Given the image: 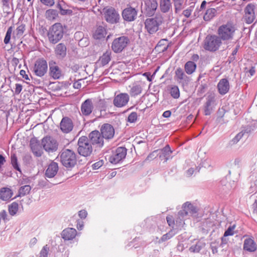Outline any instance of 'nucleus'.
Instances as JSON below:
<instances>
[{
	"label": "nucleus",
	"mask_w": 257,
	"mask_h": 257,
	"mask_svg": "<svg viewBox=\"0 0 257 257\" xmlns=\"http://www.w3.org/2000/svg\"><path fill=\"white\" fill-rule=\"evenodd\" d=\"M130 90V94L132 97H135L140 94L142 92V87L141 85L138 83H134L132 86H129Z\"/></svg>",
	"instance_id": "c85d7f7f"
},
{
	"label": "nucleus",
	"mask_w": 257,
	"mask_h": 257,
	"mask_svg": "<svg viewBox=\"0 0 257 257\" xmlns=\"http://www.w3.org/2000/svg\"><path fill=\"white\" fill-rule=\"evenodd\" d=\"M88 140L92 145L96 146V147L102 148L103 146V138L98 131L91 132L89 134Z\"/></svg>",
	"instance_id": "4468645a"
},
{
	"label": "nucleus",
	"mask_w": 257,
	"mask_h": 257,
	"mask_svg": "<svg viewBox=\"0 0 257 257\" xmlns=\"http://www.w3.org/2000/svg\"><path fill=\"white\" fill-rule=\"evenodd\" d=\"M104 17L105 20L110 23L115 24L119 22L120 18L118 12L112 7L105 8L103 9Z\"/></svg>",
	"instance_id": "6e6552de"
},
{
	"label": "nucleus",
	"mask_w": 257,
	"mask_h": 257,
	"mask_svg": "<svg viewBox=\"0 0 257 257\" xmlns=\"http://www.w3.org/2000/svg\"><path fill=\"white\" fill-rule=\"evenodd\" d=\"M167 221L170 226H172L174 224V221L171 216H167L166 218Z\"/></svg>",
	"instance_id": "0e129e2a"
},
{
	"label": "nucleus",
	"mask_w": 257,
	"mask_h": 257,
	"mask_svg": "<svg viewBox=\"0 0 257 257\" xmlns=\"http://www.w3.org/2000/svg\"><path fill=\"white\" fill-rule=\"evenodd\" d=\"M170 93L174 98H178L180 96V91L178 87L176 85L173 86L171 88Z\"/></svg>",
	"instance_id": "a19ab883"
},
{
	"label": "nucleus",
	"mask_w": 257,
	"mask_h": 257,
	"mask_svg": "<svg viewBox=\"0 0 257 257\" xmlns=\"http://www.w3.org/2000/svg\"><path fill=\"white\" fill-rule=\"evenodd\" d=\"M157 0H145L144 1V13L148 17L153 16L158 8Z\"/></svg>",
	"instance_id": "2eb2a0df"
},
{
	"label": "nucleus",
	"mask_w": 257,
	"mask_h": 257,
	"mask_svg": "<svg viewBox=\"0 0 257 257\" xmlns=\"http://www.w3.org/2000/svg\"><path fill=\"white\" fill-rule=\"evenodd\" d=\"M42 146L48 152H53L58 149V143L50 136H46L42 140Z\"/></svg>",
	"instance_id": "1a4fd4ad"
},
{
	"label": "nucleus",
	"mask_w": 257,
	"mask_h": 257,
	"mask_svg": "<svg viewBox=\"0 0 257 257\" xmlns=\"http://www.w3.org/2000/svg\"><path fill=\"white\" fill-rule=\"evenodd\" d=\"M221 44V40L217 36L208 35L204 41V48L206 50L214 52L218 49Z\"/></svg>",
	"instance_id": "423d86ee"
},
{
	"label": "nucleus",
	"mask_w": 257,
	"mask_h": 257,
	"mask_svg": "<svg viewBox=\"0 0 257 257\" xmlns=\"http://www.w3.org/2000/svg\"><path fill=\"white\" fill-rule=\"evenodd\" d=\"M94 109L92 99L88 98L81 105V112L83 115L87 116L91 114Z\"/></svg>",
	"instance_id": "f3484780"
},
{
	"label": "nucleus",
	"mask_w": 257,
	"mask_h": 257,
	"mask_svg": "<svg viewBox=\"0 0 257 257\" xmlns=\"http://www.w3.org/2000/svg\"><path fill=\"white\" fill-rule=\"evenodd\" d=\"M243 136V133L242 132H240L237 134L234 138H233L230 142L229 145L231 146L237 144L239 141L242 138Z\"/></svg>",
	"instance_id": "49530a36"
},
{
	"label": "nucleus",
	"mask_w": 257,
	"mask_h": 257,
	"mask_svg": "<svg viewBox=\"0 0 257 257\" xmlns=\"http://www.w3.org/2000/svg\"><path fill=\"white\" fill-rule=\"evenodd\" d=\"M77 235V231L73 228L65 229V240H72Z\"/></svg>",
	"instance_id": "72a5a7b5"
},
{
	"label": "nucleus",
	"mask_w": 257,
	"mask_h": 257,
	"mask_svg": "<svg viewBox=\"0 0 257 257\" xmlns=\"http://www.w3.org/2000/svg\"><path fill=\"white\" fill-rule=\"evenodd\" d=\"M78 215L81 219H85L87 215V212L85 210H81L79 211Z\"/></svg>",
	"instance_id": "13d9d810"
},
{
	"label": "nucleus",
	"mask_w": 257,
	"mask_h": 257,
	"mask_svg": "<svg viewBox=\"0 0 257 257\" xmlns=\"http://www.w3.org/2000/svg\"><path fill=\"white\" fill-rule=\"evenodd\" d=\"M197 65L195 63L191 61L187 62L184 65L185 72L188 75L193 74L195 71Z\"/></svg>",
	"instance_id": "2f4dec72"
},
{
	"label": "nucleus",
	"mask_w": 257,
	"mask_h": 257,
	"mask_svg": "<svg viewBox=\"0 0 257 257\" xmlns=\"http://www.w3.org/2000/svg\"><path fill=\"white\" fill-rule=\"evenodd\" d=\"M218 92L221 95L226 94L230 89V85L228 80L226 78L220 79L217 84Z\"/></svg>",
	"instance_id": "5701e85b"
},
{
	"label": "nucleus",
	"mask_w": 257,
	"mask_h": 257,
	"mask_svg": "<svg viewBox=\"0 0 257 257\" xmlns=\"http://www.w3.org/2000/svg\"><path fill=\"white\" fill-rule=\"evenodd\" d=\"M78 153L81 156L88 157L92 153L93 148L91 144L89 143L88 138L86 136L79 138L78 141Z\"/></svg>",
	"instance_id": "f03ea898"
},
{
	"label": "nucleus",
	"mask_w": 257,
	"mask_h": 257,
	"mask_svg": "<svg viewBox=\"0 0 257 257\" xmlns=\"http://www.w3.org/2000/svg\"><path fill=\"white\" fill-rule=\"evenodd\" d=\"M130 42V39L127 37L120 36L113 40L111 48L114 53H119L127 47Z\"/></svg>",
	"instance_id": "0eeeda50"
},
{
	"label": "nucleus",
	"mask_w": 257,
	"mask_h": 257,
	"mask_svg": "<svg viewBox=\"0 0 257 257\" xmlns=\"http://www.w3.org/2000/svg\"><path fill=\"white\" fill-rule=\"evenodd\" d=\"M210 247L213 253L214 254L217 253L218 245L216 243V242H211Z\"/></svg>",
	"instance_id": "864d4df0"
},
{
	"label": "nucleus",
	"mask_w": 257,
	"mask_h": 257,
	"mask_svg": "<svg viewBox=\"0 0 257 257\" xmlns=\"http://www.w3.org/2000/svg\"><path fill=\"white\" fill-rule=\"evenodd\" d=\"M234 228V226H229L226 230L224 232L223 236L221 238V243H220V245H222L224 243H226L224 242V237L229 236L232 235L234 234L233 229Z\"/></svg>",
	"instance_id": "ea45409f"
},
{
	"label": "nucleus",
	"mask_w": 257,
	"mask_h": 257,
	"mask_svg": "<svg viewBox=\"0 0 257 257\" xmlns=\"http://www.w3.org/2000/svg\"><path fill=\"white\" fill-rule=\"evenodd\" d=\"M106 34V30L104 27L99 26L96 28L93 33V37L96 40L104 38Z\"/></svg>",
	"instance_id": "cd10ccee"
},
{
	"label": "nucleus",
	"mask_w": 257,
	"mask_h": 257,
	"mask_svg": "<svg viewBox=\"0 0 257 257\" xmlns=\"http://www.w3.org/2000/svg\"><path fill=\"white\" fill-rule=\"evenodd\" d=\"M84 226V222L82 221L77 220V228L78 230H82Z\"/></svg>",
	"instance_id": "69168bd1"
},
{
	"label": "nucleus",
	"mask_w": 257,
	"mask_h": 257,
	"mask_svg": "<svg viewBox=\"0 0 257 257\" xmlns=\"http://www.w3.org/2000/svg\"><path fill=\"white\" fill-rule=\"evenodd\" d=\"M74 127V124L72 119L65 117V134L70 133Z\"/></svg>",
	"instance_id": "58836bf2"
},
{
	"label": "nucleus",
	"mask_w": 257,
	"mask_h": 257,
	"mask_svg": "<svg viewBox=\"0 0 257 257\" xmlns=\"http://www.w3.org/2000/svg\"><path fill=\"white\" fill-rule=\"evenodd\" d=\"M0 217L2 218L4 221L7 219V213L5 210H3L0 212Z\"/></svg>",
	"instance_id": "338daca9"
},
{
	"label": "nucleus",
	"mask_w": 257,
	"mask_h": 257,
	"mask_svg": "<svg viewBox=\"0 0 257 257\" xmlns=\"http://www.w3.org/2000/svg\"><path fill=\"white\" fill-rule=\"evenodd\" d=\"M103 165L102 161H99L92 165V168L94 170L99 169Z\"/></svg>",
	"instance_id": "bf43d9fd"
},
{
	"label": "nucleus",
	"mask_w": 257,
	"mask_h": 257,
	"mask_svg": "<svg viewBox=\"0 0 257 257\" xmlns=\"http://www.w3.org/2000/svg\"><path fill=\"white\" fill-rule=\"evenodd\" d=\"M48 69L46 61L43 59H38L36 60L33 68L35 74L40 77L44 75Z\"/></svg>",
	"instance_id": "f8f14e48"
},
{
	"label": "nucleus",
	"mask_w": 257,
	"mask_h": 257,
	"mask_svg": "<svg viewBox=\"0 0 257 257\" xmlns=\"http://www.w3.org/2000/svg\"><path fill=\"white\" fill-rule=\"evenodd\" d=\"M58 170V166L56 163H51L46 171L45 175L47 177L52 178L55 176Z\"/></svg>",
	"instance_id": "393cba45"
},
{
	"label": "nucleus",
	"mask_w": 257,
	"mask_h": 257,
	"mask_svg": "<svg viewBox=\"0 0 257 257\" xmlns=\"http://www.w3.org/2000/svg\"><path fill=\"white\" fill-rule=\"evenodd\" d=\"M163 18L161 15L147 19L145 21V27L150 34H153L157 32L159 27L162 24Z\"/></svg>",
	"instance_id": "f257e3e1"
},
{
	"label": "nucleus",
	"mask_w": 257,
	"mask_h": 257,
	"mask_svg": "<svg viewBox=\"0 0 257 257\" xmlns=\"http://www.w3.org/2000/svg\"><path fill=\"white\" fill-rule=\"evenodd\" d=\"M130 100V96L126 93H120L115 94L113 100V105L118 108L126 106Z\"/></svg>",
	"instance_id": "ddd939ff"
},
{
	"label": "nucleus",
	"mask_w": 257,
	"mask_h": 257,
	"mask_svg": "<svg viewBox=\"0 0 257 257\" xmlns=\"http://www.w3.org/2000/svg\"><path fill=\"white\" fill-rule=\"evenodd\" d=\"M76 163L75 153L70 149L65 150V168L68 170L74 167Z\"/></svg>",
	"instance_id": "dca6fc26"
},
{
	"label": "nucleus",
	"mask_w": 257,
	"mask_h": 257,
	"mask_svg": "<svg viewBox=\"0 0 257 257\" xmlns=\"http://www.w3.org/2000/svg\"><path fill=\"white\" fill-rule=\"evenodd\" d=\"M49 251V247L47 244L43 246L40 251L39 257H47Z\"/></svg>",
	"instance_id": "3c124183"
},
{
	"label": "nucleus",
	"mask_w": 257,
	"mask_h": 257,
	"mask_svg": "<svg viewBox=\"0 0 257 257\" xmlns=\"http://www.w3.org/2000/svg\"><path fill=\"white\" fill-rule=\"evenodd\" d=\"M201 84L199 87L200 91L201 92H204L205 89L207 87V85L205 83L203 82V80H201Z\"/></svg>",
	"instance_id": "e2e57ef3"
},
{
	"label": "nucleus",
	"mask_w": 257,
	"mask_h": 257,
	"mask_svg": "<svg viewBox=\"0 0 257 257\" xmlns=\"http://www.w3.org/2000/svg\"><path fill=\"white\" fill-rule=\"evenodd\" d=\"M172 6L171 0H160V9L161 12L167 13L172 10Z\"/></svg>",
	"instance_id": "c756f323"
},
{
	"label": "nucleus",
	"mask_w": 257,
	"mask_h": 257,
	"mask_svg": "<svg viewBox=\"0 0 257 257\" xmlns=\"http://www.w3.org/2000/svg\"><path fill=\"white\" fill-rule=\"evenodd\" d=\"M22 85L20 84H18V83L16 84V89H15V94H19L22 91Z\"/></svg>",
	"instance_id": "680f3d73"
},
{
	"label": "nucleus",
	"mask_w": 257,
	"mask_h": 257,
	"mask_svg": "<svg viewBox=\"0 0 257 257\" xmlns=\"http://www.w3.org/2000/svg\"><path fill=\"white\" fill-rule=\"evenodd\" d=\"M18 4V7L22 6V9L24 10H28L30 8L32 7L34 0H19Z\"/></svg>",
	"instance_id": "c9c22d12"
},
{
	"label": "nucleus",
	"mask_w": 257,
	"mask_h": 257,
	"mask_svg": "<svg viewBox=\"0 0 257 257\" xmlns=\"http://www.w3.org/2000/svg\"><path fill=\"white\" fill-rule=\"evenodd\" d=\"M49 74L54 79H59L61 75V70L59 67L56 65V63L53 61L49 62Z\"/></svg>",
	"instance_id": "b1692460"
},
{
	"label": "nucleus",
	"mask_w": 257,
	"mask_h": 257,
	"mask_svg": "<svg viewBox=\"0 0 257 257\" xmlns=\"http://www.w3.org/2000/svg\"><path fill=\"white\" fill-rule=\"evenodd\" d=\"M182 208L186 209V211L188 212V214H193L197 212V207L189 202H186L183 204Z\"/></svg>",
	"instance_id": "e433bc0d"
},
{
	"label": "nucleus",
	"mask_w": 257,
	"mask_h": 257,
	"mask_svg": "<svg viewBox=\"0 0 257 257\" xmlns=\"http://www.w3.org/2000/svg\"><path fill=\"white\" fill-rule=\"evenodd\" d=\"M63 36V28L60 23H56L50 28L48 37L49 41L53 43H57Z\"/></svg>",
	"instance_id": "20e7f679"
},
{
	"label": "nucleus",
	"mask_w": 257,
	"mask_h": 257,
	"mask_svg": "<svg viewBox=\"0 0 257 257\" xmlns=\"http://www.w3.org/2000/svg\"><path fill=\"white\" fill-rule=\"evenodd\" d=\"M111 51H107L99 58L97 62V64L100 67H103L107 64L111 60Z\"/></svg>",
	"instance_id": "a878e982"
},
{
	"label": "nucleus",
	"mask_w": 257,
	"mask_h": 257,
	"mask_svg": "<svg viewBox=\"0 0 257 257\" xmlns=\"http://www.w3.org/2000/svg\"><path fill=\"white\" fill-rule=\"evenodd\" d=\"M100 132L103 138L107 140L112 139L114 135L113 127L108 123L103 124L100 128Z\"/></svg>",
	"instance_id": "a211bd4d"
},
{
	"label": "nucleus",
	"mask_w": 257,
	"mask_h": 257,
	"mask_svg": "<svg viewBox=\"0 0 257 257\" xmlns=\"http://www.w3.org/2000/svg\"><path fill=\"white\" fill-rule=\"evenodd\" d=\"M25 26L23 25H21L17 28L16 31L14 32V35L16 34L17 37H20L22 36L25 31Z\"/></svg>",
	"instance_id": "8fccbe9b"
},
{
	"label": "nucleus",
	"mask_w": 257,
	"mask_h": 257,
	"mask_svg": "<svg viewBox=\"0 0 257 257\" xmlns=\"http://www.w3.org/2000/svg\"><path fill=\"white\" fill-rule=\"evenodd\" d=\"M12 191L8 188H2L0 189V198L3 200H9L12 196Z\"/></svg>",
	"instance_id": "7c9ffc66"
},
{
	"label": "nucleus",
	"mask_w": 257,
	"mask_h": 257,
	"mask_svg": "<svg viewBox=\"0 0 257 257\" xmlns=\"http://www.w3.org/2000/svg\"><path fill=\"white\" fill-rule=\"evenodd\" d=\"M31 190V187L30 185H25L22 186L19 190V195L20 196H25L28 194Z\"/></svg>",
	"instance_id": "c03bdc74"
},
{
	"label": "nucleus",
	"mask_w": 257,
	"mask_h": 257,
	"mask_svg": "<svg viewBox=\"0 0 257 257\" xmlns=\"http://www.w3.org/2000/svg\"><path fill=\"white\" fill-rule=\"evenodd\" d=\"M188 214V212H187L186 209L185 208H182V209L178 212V215L180 218H183L184 216H187Z\"/></svg>",
	"instance_id": "4d7b16f0"
},
{
	"label": "nucleus",
	"mask_w": 257,
	"mask_h": 257,
	"mask_svg": "<svg viewBox=\"0 0 257 257\" xmlns=\"http://www.w3.org/2000/svg\"><path fill=\"white\" fill-rule=\"evenodd\" d=\"M138 118L137 113L136 112H132L127 117V121L131 123L135 122Z\"/></svg>",
	"instance_id": "603ef678"
},
{
	"label": "nucleus",
	"mask_w": 257,
	"mask_h": 257,
	"mask_svg": "<svg viewBox=\"0 0 257 257\" xmlns=\"http://www.w3.org/2000/svg\"><path fill=\"white\" fill-rule=\"evenodd\" d=\"M161 154L160 155V158L164 162H166L170 158L171 155L172 151L169 145H166L164 148L160 150Z\"/></svg>",
	"instance_id": "bb28decb"
},
{
	"label": "nucleus",
	"mask_w": 257,
	"mask_h": 257,
	"mask_svg": "<svg viewBox=\"0 0 257 257\" xmlns=\"http://www.w3.org/2000/svg\"><path fill=\"white\" fill-rule=\"evenodd\" d=\"M57 16V12L56 10L50 9L46 12V17L49 20L55 19Z\"/></svg>",
	"instance_id": "79ce46f5"
},
{
	"label": "nucleus",
	"mask_w": 257,
	"mask_h": 257,
	"mask_svg": "<svg viewBox=\"0 0 257 257\" xmlns=\"http://www.w3.org/2000/svg\"><path fill=\"white\" fill-rule=\"evenodd\" d=\"M243 248L248 252H254L256 250L257 245L253 237H247L244 240Z\"/></svg>",
	"instance_id": "4be33fe9"
},
{
	"label": "nucleus",
	"mask_w": 257,
	"mask_h": 257,
	"mask_svg": "<svg viewBox=\"0 0 257 257\" xmlns=\"http://www.w3.org/2000/svg\"><path fill=\"white\" fill-rule=\"evenodd\" d=\"M20 74L22 77L26 80H30L28 75L26 74V71L24 70L20 71Z\"/></svg>",
	"instance_id": "774afa93"
},
{
	"label": "nucleus",
	"mask_w": 257,
	"mask_h": 257,
	"mask_svg": "<svg viewBox=\"0 0 257 257\" xmlns=\"http://www.w3.org/2000/svg\"><path fill=\"white\" fill-rule=\"evenodd\" d=\"M205 245V243L201 240H197L195 243L192 245L189 250L191 252H199L200 250L203 248Z\"/></svg>",
	"instance_id": "473e14b6"
},
{
	"label": "nucleus",
	"mask_w": 257,
	"mask_h": 257,
	"mask_svg": "<svg viewBox=\"0 0 257 257\" xmlns=\"http://www.w3.org/2000/svg\"><path fill=\"white\" fill-rule=\"evenodd\" d=\"M183 1L184 0H173L176 13L182 10Z\"/></svg>",
	"instance_id": "de8ad7c7"
},
{
	"label": "nucleus",
	"mask_w": 257,
	"mask_h": 257,
	"mask_svg": "<svg viewBox=\"0 0 257 257\" xmlns=\"http://www.w3.org/2000/svg\"><path fill=\"white\" fill-rule=\"evenodd\" d=\"M235 29L230 23L222 25L218 29V37L223 41L229 40L232 39Z\"/></svg>",
	"instance_id": "39448f33"
},
{
	"label": "nucleus",
	"mask_w": 257,
	"mask_h": 257,
	"mask_svg": "<svg viewBox=\"0 0 257 257\" xmlns=\"http://www.w3.org/2000/svg\"><path fill=\"white\" fill-rule=\"evenodd\" d=\"M19 205L18 203L14 202H13L9 206V211L11 215H15L18 210Z\"/></svg>",
	"instance_id": "37998d69"
},
{
	"label": "nucleus",
	"mask_w": 257,
	"mask_h": 257,
	"mask_svg": "<svg viewBox=\"0 0 257 257\" xmlns=\"http://www.w3.org/2000/svg\"><path fill=\"white\" fill-rule=\"evenodd\" d=\"M41 2L44 5L51 7L54 4V0H40Z\"/></svg>",
	"instance_id": "6e6d98bb"
},
{
	"label": "nucleus",
	"mask_w": 257,
	"mask_h": 257,
	"mask_svg": "<svg viewBox=\"0 0 257 257\" xmlns=\"http://www.w3.org/2000/svg\"><path fill=\"white\" fill-rule=\"evenodd\" d=\"M191 12L192 10L191 9H187L183 11V15L186 18H189L191 14Z\"/></svg>",
	"instance_id": "052dcab7"
},
{
	"label": "nucleus",
	"mask_w": 257,
	"mask_h": 257,
	"mask_svg": "<svg viewBox=\"0 0 257 257\" xmlns=\"http://www.w3.org/2000/svg\"><path fill=\"white\" fill-rule=\"evenodd\" d=\"M138 10L130 6H127L122 12L121 15L124 21L131 22L136 20L138 17Z\"/></svg>",
	"instance_id": "9b49d317"
},
{
	"label": "nucleus",
	"mask_w": 257,
	"mask_h": 257,
	"mask_svg": "<svg viewBox=\"0 0 257 257\" xmlns=\"http://www.w3.org/2000/svg\"><path fill=\"white\" fill-rule=\"evenodd\" d=\"M127 150L124 147H118L109 158V161L116 164L125 158Z\"/></svg>",
	"instance_id": "9d476101"
},
{
	"label": "nucleus",
	"mask_w": 257,
	"mask_h": 257,
	"mask_svg": "<svg viewBox=\"0 0 257 257\" xmlns=\"http://www.w3.org/2000/svg\"><path fill=\"white\" fill-rule=\"evenodd\" d=\"M173 236V234L171 233V232H169V233H167L162 236V237L161 238V240L162 242L165 241L168 239H169L170 238H171Z\"/></svg>",
	"instance_id": "5fc2aeb1"
},
{
	"label": "nucleus",
	"mask_w": 257,
	"mask_h": 257,
	"mask_svg": "<svg viewBox=\"0 0 257 257\" xmlns=\"http://www.w3.org/2000/svg\"><path fill=\"white\" fill-rule=\"evenodd\" d=\"M243 19L246 24H251L257 16V4L250 3L246 5L243 10Z\"/></svg>",
	"instance_id": "7ed1b4c3"
},
{
	"label": "nucleus",
	"mask_w": 257,
	"mask_h": 257,
	"mask_svg": "<svg viewBox=\"0 0 257 257\" xmlns=\"http://www.w3.org/2000/svg\"><path fill=\"white\" fill-rule=\"evenodd\" d=\"M215 99L213 94H209L206 98V101L204 105V111L206 115L211 113L214 105Z\"/></svg>",
	"instance_id": "6ab92c4d"
},
{
	"label": "nucleus",
	"mask_w": 257,
	"mask_h": 257,
	"mask_svg": "<svg viewBox=\"0 0 257 257\" xmlns=\"http://www.w3.org/2000/svg\"><path fill=\"white\" fill-rule=\"evenodd\" d=\"M12 32L13 28L12 27H10L8 28L5 38L4 39V42L6 44H7L10 42Z\"/></svg>",
	"instance_id": "09e8293b"
},
{
	"label": "nucleus",
	"mask_w": 257,
	"mask_h": 257,
	"mask_svg": "<svg viewBox=\"0 0 257 257\" xmlns=\"http://www.w3.org/2000/svg\"><path fill=\"white\" fill-rule=\"evenodd\" d=\"M55 52L58 58H63L64 57V45L63 43L58 44L55 48Z\"/></svg>",
	"instance_id": "f704fd0d"
},
{
	"label": "nucleus",
	"mask_w": 257,
	"mask_h": 257,
	"mask_svg": "<svg viewBox=\"0 0 257 257\" xmlns=\"http://www.w3.org/2000/svg\"><path fill=\"white\" fill-rule=\"evenodd\" d=\"M11 164L13 167L17 171H21L20 168L18 163V160L15 154H13L11 157Z\"/></svg>",
	"instance_id": "a18cd8bd"
},
{
	"label": "nucleus",
	"mask_w": 257,
	"mask_h": 257,
	"mask_svg": "<svg viewBox=\"0 0 257 257\" xmlns=\"http://www.w3.org/2000/svg\"><path fill=\"white\" fill-rule=\"evenodd\" d=\"M216 10L214 8L208 9L204 15L203 19L205 21H210L215 15Z\"/></svg>",
	"instance_id": "4c0bfd02"
},
{
	"label": "nucleus",
	"mask_w": 257,
	"mask_h": 257,
	"mask_svg": "<svg viewBox=\"0 0 257 257\" xmlns=\"http://www.w3.org/2000/svg\"><path fill=\"white\" fill-rule=\"evenodd\" d=\"M30 146L34 154L37 157L41 156L43 151L42 144H40L39 141L36 138H33L30 140Z\"/></svg>",
	"instance_id": "aec40b11"
},
{
	"label": "nucleus",
	"mask_w": 257,
	"mask_h": 257,
	"mask_svg": "<svg viewBox=\"0 0 257 257\" xmlns=\"http://www.w3.org/2000/svg\"><path fill=\"white\" fill-rule=\"evenodd\" d=\"M175 73V79L179 83H181L184 85L187 84L189 82L190 80V78L185 74L181 68H177Z\"/></svg>",
	"instance_id": "412c9836"
}]
</instances>
